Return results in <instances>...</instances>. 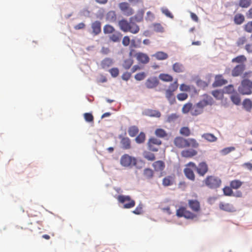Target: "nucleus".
Returning a JSON list of instances; mask_svg holds the SVG:
<instances>
[{
    "mask_svg": "<svg viewBox=\"0 0 252 252\" xmlns=\"http://www.w3.org/2000/svg\"><path fill=\"white\" fill-rule=\"evenodd\" d=\"M120 164L122 166L131 168L136 165L137 159L128 154H125L121 158Z\"/></svg>",
    "mask_w": 252,
    "mask_h": 252,
    "instance_id": "39448f33",
    "label": "nucleus"
},
{
    "mask_svg": "<svg viewBox=\"0 0 252 252\" xmlns=\"http://www.w3.org/2000/svg\"><path fill=\"white\" fill-rule=\"evenodd\" d=\"M113 63L112 59L110 58H105L101 62V65L103 68H107L111 66Z\"/></svg>",
    "mask_w": 252,
    "mask_h": 252,
    "instance_id": "7c9ffc66",
    "label": "nucleus"
},
{
    "mask_svg": "<svg viewBox=\"0 0 252 252\" xmlns=\"http://www.w3.org/2000/svg\"><path fill=\"white\" fill-rule=\"evenodd\" d=\"M152 165L156 171H161L165 168V163L161 160H158L154 162Z\"/></svg>",
    "mask_w": 252,
    "mask_h": 252,
    "instance_id": "412c9836",
    "label": "nucleus"
},
{
    "mask_svg": "<svg viewBox=\"0 0 252 252\" xmlns=\"http://www.w3.org/2000/svg\"><path fill=\"white\" fill-rule=\"evenodd\" d=\"M245 69V65L240 64L236 65L232 70V75L234 77L238 76L242 74Z\"/></svg>",
    "mask_w": 252,
    "mask_h": 252,
    "instance_id": "4468645a",
    "label": "nucleus"
},
{
    "mask_svg": "<svg viewBox=\"0 0 252 252\" xmlns=\"http://www.w3.org/2000/svg\"><path fill=\"white\" fill-rule=\"evenodd\" d=\"M215 79L213 86L215 87L221 86L227 83V80L224 79L221 75H216Z\"/></svg>",
    "mask_w": 252,
    "mask_h": 252,
    "instance_id": "f3484780",
    "label": "nucleus"
},
{
    "mask_svg": "<svg viewBox=\"0 0 252 252\" xmlns=\"http://www.w3.org/2000/svg\"><path fill=\"white\" fill-rule=\"evenodd\" d=\"M146 73L144 72H142L135 74L134 78L137 81H141L143 80L146 77Z\"/></svg>",
    "mask_w": 252,
    "mask_h": 252,
    "instance_id": "6e6d98bb",
    "label": "nucleus"
},
{
    "mask_svg": "<svg viewBox=\"0 0 252 252\" xmlns=\"http://www.w3.org/2000/svg\"><path fill=\"white\" fill-rule=\"evenodd\" d=\"M154 171L149 168H145L143 171V175L147 179H151L154 176Z\"/></svg>",
    "mask_w": 252,
    "mask_h": 252,
    "instance_id": "473e14b6",
    "label": "nucleus"
},
{
    "mask_svg": "<svg viewBox=\"0 0 252 252\" xmlns=\"http://www.w3.org/2000/svg\"><path fill=\"white\" fill-rule=\"evenodd\" d=\"M135 56L138 61L143 64H146L149 62L150 58L146 54L139 52L136 53Z\"/></svg>",
    "mask_w": 252,
    "mask_h": 252,
    "instance_id": "dca6fc26",
    "label": "nucleus"
},
{
    "mask_svg": "<svg viewBox=\"0 0 252 252\" xmlns=\"http://www.w3.org/2000/svg\"><path fill=\"white\" fill-rule=\"evenodd\" d=\"M197 154V151L193 149L184 150L181 152L182 157L186 158H191Z\"/></svg>",
    "mask_w": 252,
    "mask_h": 252,
    "instance_id": "2eb2a0df",
    "label": "nucleus"
},
{
    "mask_svg": "<svg viewBox=\"0 0 252 252\" xmlns=\"http://www.w3.org/2000/svg\"><path fill=\"white\" fill-rule=\"evenodd\" d=\"M176 216L179 218L184 217L187 219H193L197 216L192 212L187 210L185 207H180L176 211Z\"/></svg>",
    "mask_w": 252,
    "mask_h": 252,
    "instance_id": "6e6552de",
    "label": "nucleus"
},
{
    "mask_svg": "<svg viewBox=\"0 0 252 252\" xmlns=\"http://www.w3.org/2000/svg\"><path fill=\"white\" fill-rule=\"evenodd\" d=\"M203 183L209 189H217L220 186L221 180L218 177L210 175L206 177Z\"/></svg>",
    "mask_w": 252,
    "mask_h": 252,
    "instance_id": "20e7f679",
    "label": "nucleus"
},
{
    "mask_svg": "<svg viewBox=\"0 0 252 252\" xmlns=\"http://www.w3.org/2000/svg\"><path fill=\"white\" fill-rule=\"evenodd\" d=\"M106 18L110 22H114L117 20V16L115 12L110 11L107 14Z\"/></svg>",
    "mask_w": 252,
    "mask_h": 252,
    "instance_id": "e433bc0d",
    "label": "nucleus"
},
{
    "mask_svg": "<svg viewBox=\"0 0 252 252\" xmlns=\"http://www.w3.org/2000/svg\"><path fill=\"white\" fill-rule=\"evenodd\" d=\"M184 172L187 178L191 181H194L195 175L191 169L189 167H186L184 169Z\"/></svg>",
    "mask_w": 252,
    "mask_h": 252,
    "instance_id": "b1692460",
    "label": "nucleus"
},
{
    "mask_svg": "<svg viewBox=\"0 0 252 252\" xmlns=\"http://www.w3.org/2000/svg\"><path fill=\"white\" fill-rule=\"evenodd\" d=\"M139 132V129L136 126H131L129 127L128 133L130 136L134 137Z\"/></svg>",
    "mask_w": 252,
    "mask_h": 252,
    "instance_id": "f704fd0d",
    "label": "nucleus"
},
{
    "mask_svg": "<svg viewBox=\"0 0 252 252\" xmlns=\"http://www.w3.org/2000/svg\"><path fill=\"white\" fill-rule=\"evenodd\" d=\"M133 63V60L129 58L124 61L123 63V66L125 69H128L131 66Z\"/></svg>",
    "mask_w": 252,
    "mask_h": 252,
    "instance_id": "79ce46f5",
    "label": "nucleus"
},
{
    "mask_svg": "<svg viewBox=\"0 0 252 252\" xmlns=\"http://www.w3.org/2000/svg\"><path fill=\"white\" fill-rule=\"evenodd\" d=\"M157 60H165L168 58V55L167 53L162 51L157 52L153 55Z\"/></svg>",
    "mask_w": 252,
    "mask_h": 252,
    "instance_id": "5701e85b",
    "label": "nucleus"
},
{
    "mask_svg": "<svg viewBox=\"0 0 252 252\" xmlns=\"http://www.w3.org/2000/svg\"><path fill=\"white\" fill-rule=\"evenodd\" d=\"M197 173L200 176H204L208 171V166L205 162L199 163L196 169Z\"/></svg>",
    "mask_w": 252,
    "mask_h": 252,
    "instance_id": "9b49d317",
    "label": "nucleus"
},
{
    "mask_svg": "<svg viewBox=\"0 0 252 252\" xmlns=\"http://www.w3.org/2000/svg\"><path fill=\"white\" fill-rule=\"evenodd\" d=\"M202 137L210 142H216L218 138L214 134L210 133H204Z\"/></svg>",
    "mask_w": 252,
    "mask_h": 252,
    "instance_id": "a878e982",
    "label": "nucleus"
},
{
    "mask_svg": "<svg viewBox=\"0 0 252 252\" xmlns=\"http://www.w3.org/2000/svg\"><path fill=\"white\" fill-rule=\"evenodd\" d=\"M173 71L176 73H182L185 70V67L183 64L180 63H176L172 65Z\"/></svg>",
    "mask_w": 252,
    "mask_h": 252,
    "instance_id": "393cba45",
    "label": "nucleus"
},
{
    "mask_svg": "<svg viewBox=\"0 0 252 252\" xmlns=\"http://www.w3.org/2000/svg\"><path fill=\"white\" fill-rule=\"evenodd\" d=\"M115 31L114 28L110 25H106L103 27V32L105 34H110Z\"/></svg>",
    "mask_w": 252,
    "mask_h": 252,
    "instance_id": "a19ab883",
    "label": "nucleus"
},
{
    "mask_svg": "<svg viewBox=\"0 0 252 252\" xmlns=\"http://www.w3.org/2000/svg\"><path fill=\"white\" fill-rule=\"evenodd\" d=\"M91 28L93 30V33L96 35L100 33L101 31V23L99 21H95L92 23Z\"/></svg>",
    "mask_w": 252,
    "mask_h": 252,
    "instance_id": "6ab92c4d",
    "label": "nucleus"
},
{
    "mask_svg": "<svg viewBox=\"0 0 252 252\" xmlns=\"http://www.w3.org/2000/svg\"><path fill=\"white\" fill-rule=\"evenodd\" d=\"M212 94L217 99H221L223 97V92L220 90L213 91Z\"/></svg>",
    "mask_w": 252,
    "mask_h": 252,
    "instance_id": "c03bdc74",
    "label": "nucleus"
},
{
    "mask_svg": "<svg viewBox=\"0 0 252 252\" xmlns=\"http://www.w3.org/2000/svg\"><path fill=\"white\" fill-rule=\"evenodd\" d=\"M159 78L164 82H171L173 81V77L168 74H165V73H161L159 75Z\"/></svg>",
    "mask_w": 252,
    "mask_h": 252,
    "instance_id": "72a5a7b5",
    "label": "nucleus"
},
{
    "mask_svg": "<svg viewBox=\"0 0 252 252\" xmlns=\"http://www.w3.org/2000/svg\"><path fill=\"white\" fill-rule=\"evenodd\" d=\"M162 144V141L155 137L150 138L147 142L148 149L152 152H158L160 146Z\"/></svg>",
    "mask_w": 252,
    "mask_h": 252,
    "instance_id": "1a4fd4ad",
    "label": "nucleus"
},
{
    "mask_svg": "<svg viewBox=\"0 0 252 252\" xmlns=\"http://www.w3.org/2000/svg\"><path fill=\"white\" fill-rule=\"evenodd\" d=\"M122 148L124 149H129L131 147L130 139L127 137H124L121 141Z\"/></svg>",
    "mask_w": 252,
    "mask_h": 252,
    "instance_id": "c85d7f7f",
    "label": "nucleus"
},
{
    "mask_svg": "<svg viewBox=\"0 0 252 252\" xmlns=\"http://www.w3.org/2000/svg\"><path fill=\"white\" fill-rule=\"evenodd\" d=\"M143 156L149 161H154L156 159L155 155L150 151H145L143 153Z\"/></svg>",
    "mask_w": 252,
    "mask_h": 252,
    "instance_id": "c756f323",
    "label": "nucleus"
},
{
    "mask_svg": "<svg viewBox=\"0 0 252 252\" xmlns=\"http://www.w3.org/2000/svg\"><path fill=\"white\" fill-rule=\"evenodd\" d=\"M244 31L248 33H252V21H249L244 26Z\"/></svg>",
    "mask_w": 252,
    "mask_h": 252,
    "instance_id": "de8ad7c7",
    "label": "nucleus"
},
{
    "mask_svg": "<svg viewBox=\"0 0 252 252\" xmlns=\"http://www.w3.org/2000/svg\"><path fill=\"white\" fill-rule=\"evenodd\" d=\"M145 139V134L143 132H141L135 138V141L137 143L141 144L144 142Z\"/></svg>",
    "mask_w": 252,
    "mask_h": 252,
    "instance_id": "4c0bfd02",
    "label": "nucleus"
},
{
    "mask_svg": "<svg viewBox=\"0 0 252 252\" xmlns=\"http://www.w3.org/2000/svg\"><path fill=\"white\" fill-rule=\"evenodd\" d=\"M149 115L151 117H155L159 118L161 116V114L159 111L157 110H150L149 112Z\"/></svg>",
    "mask_w": 252,
    "mask_h": 252,
    "instance_id": "bf43d9fd",
    "label": "nucleus"
},
{
    "mask_svg": "<svg viewBox=\"0 0 252 252\" xmlns=\"http://www.w3.org/2000/svg\"><path fill=\"white\" fill-rule=\"evenodd\" d=\"M192 107V104L190 102H188L184 105L182 108V112L186 114L190 111L191 113V109Z\"/></svg>",
    "mask_w": 252,
    "mask_h": 252,
    "instance_id": "ea45409f",
    "label": "nucleus"
},
{
    "mask_svg": "<svg viewBox=\"0 0 252 252\" xmlns=\"http://www.w3.org/2000/svg\"><path fill=\"white\" fill-rule=\"evenodd\" d=\"M155 30L158 32H163V28L160 24H156L154 25Z\"/></svg>",
    "mask_w": 252,
    "mask_h": 252,
    "instance_id": "774afa93",
    "label": "nucleus"
},
{
    "mask_svg": "<svg viewBox=\"0 0 252 252\" xmlns=\"http://www.w3.org/2000/svg\"><path fill=\"white\" fill-rule=\"evenodd\" d=\"M159 84V81L157 77H151L145 82V86L148 89L156 88Z\"/></svg>",
    "mask_w": 252,
    "mask_h": 252,
    "instance_id": "f8f14e48",
    "label": "nucleus"
},
{
    "mask_svg": "<svg viewBox=\"0 0 252 252\" xmlns=\"http://www.w3.org/2000/svg\"><path fill=\"white\" fill-rule=\"evenodd\" d=\"M252 83L248 79L243 80L238 88L239 92L242 94H250L252 93Z\"/></svg>",
    "mask_w": 252,
    "mask_h": 252,
    "instance_id": "0eeeda50",
    "label": "nucleus"
},
{
    "mask_svg": "<svg viewBox=\"0 0 252 252\" xmlns=\"http://www.w3.org/2000/svg\"><path fill=\"white\" fill-rule=\"evenodd\" d=\"M178 118V116L176 114H172L168 116L167 119V121L169 123L174 121Z\"/></svg>",
    "mask_w": 252,
    "mask_h": 252,
    "instance_id": "e2e57ef3",
    "label": "nucleus"
},
{
    "mask_svg": "<svg viewBox=\"0 0 252 252\" xmlns=\"http://www.w3.org/2000/svg\"><path fill=\"white\" fill-rule=\"evenodd\" d=\"M244 16L241 13H237L234 17V22L236 25H241L245 21Z\"/></svg>",
    "mask_w": 252,
    "mask_h": 252,
    "instance_id": "cd10ccee",
    "label": "nucleus"
},
{
    "mask_svg": "<svg viewBox=\"0 0 252 252\" xmlns=\"http://www.w3.org/2000/svg\"><path fill=\"white\" fill-rule=\"evenodd\" d=\"M84 119L88 122H93L94 121V116L91 113H86L84 114Z\"/></svg>",
    "mask_w": 252,
    "mask_h": 252,
    "instance_id": "5fc2aeb1",
    "label": "nucleus"
},
{
    "mask_svg": "<svg viewBox=\"0 0 252 252\" xmlns=\"http://www.w3.org/2000/svg\"><path fill=\"white\" fill-rule=\"evenodd\" d=\"M162 12L165 14L167 17H169L171 19H173L174 16L169 11V10L166 8H161Z\"/></svg>",
    "mask_w": 252,
    "mask_h": 252,
    "instance_id": "680f3d73",
    "label": "nucleus"
},
{
    "mask_svg": "<svg viewBox=\"0 0 252 252\" xmlns=\"http://www.w3.org/2000/svg\"><path fill=\"white\" fill-rule=\"evenodd\" d=\"M156 135L160 138H164L167 136L166 132L162 128H158L155 130Z\"/></svg>",
    "mask_w": 252,
    "mask_h": 252,
    "instance_id": "58836bf2",
    "label": "nucleus"
},
{
    "mask_svg": "<svg viewBox=\"0 0 252 252\" xmlns=\"http://www.w3.org/2000/svg\"><path fill=\"white\" fill-rule=\"evenodd\" d=\"M178 87V84L177 80H176L173 83L170 84V85L169 86V88L166 91H170V92L174 93L175 91H176L177 90Z\"/></svg>",
    "mask_w": 252,
    "mask_h": 252,
    "instance_id": "49530a36",
    "label": "nucleus"
},
{
    "mask_svg": "<svg viewBox=\"0 0 252 252\" xmlns=\"http://www.w3.org/2000/svg\"><path fill=\"white\" fill-rule=\"evenodd\" d=\"M235 149V148L234 147L225 148L221 150L220 153L222 155H226L230 153L231 152L234 151Z\"/></svg>",
    "mask_w": 252,
    "mask_h": 252,
    "instance_id": "603ef678",
    "label": "nucleus"
},
{
    "mask_svg": "<svg viewBox=\"0 0 252 252\" xmlns=\"http://www.w3.org/2000/svg\"><path fill=\"white\" fill-rule=\"evenodd\" d=\"M130 39L128 36H125L124 37L122 41V43L125 46H127L129 44Z\"/></svg>",
    "mask_w": 252,
    "mask_h": 252,
    "instance_id": "338daca9",
    "label": "nucleus"
},
{
    "mask_svg": "<svg viewBox=\"0 0 252 252\" xmlns=\"http://www.w3.org/2000/svg\"><path fill=\"white\" fill-rule=\"evenodd\" d=\"M231 100L236 105H239L241 102V99L238 94H233L231 95Z\"/></svg>",
    "mask_w": 252,
    "mask_h": 252,
    "instance_id": "a18cd8bd",
    "label": "nucleus"
},
{
    "mask_svg": "<svg viewBox=\"0 0 252 252\" xmlns=\"http://www.w3.org/2000/svg\"><path fill=\"white\" fill-rule=\"evenodd\" d=\"M214 103L213 98L208 94H205L203 95V99L199 101L191 109V115L197 116L203 112V108L207 105H212Z\"/></svg>",
    "mask_w": 252,
    "mask_h": 252,
    "instance_id": "f03ea898",
    "label": "nucleus"
},
{
    "mask_svg": "<svg viewBox=\"0 0 252 252\" xmlns=\"http://www.w3.org/2000/svg\"><path fill=\"white\" fill-rule=\"evenodd\" d=\"M17 229L18 230V232L19 233H20L22 235H24V236H28L30 235V234L32 232V230L29 229H28V228H25L23 232H20V230H22L23 229V228L22 227H17Z\"/></svg>",
    "mask_w": 252,
    "mask_h": 252,
    "instance_id": "864d4df0",
    "label": "nucleus"
},
{
    "mask_svg": "<svg viewBox=\"0 0 252 252\" xmlns=\"http://www.w3.org/2000/svg\"><path fill=\"white\" fill-rule=\"evenodd\" d=\"M219 208L220 210L226 212H233L235 211V207L232 204L230 203L220 202L219 204Z\"/></svg>",
    "mask_w": 252,
    "mask_h": 252,
    "instance_id": "a211bd4d",
    "label": "nucleus"
},
{
    "mask_svg": "<svg viewBox=\"0 0 252 252\" xmlns=\"http://www.w3.org/2000/svg\"><path fill=\"white\" fill-rule=\"evenodd\" d=\"M251 3V0H240L239 5L243 8L248 7Z\"/></svg>",
    "mask_w": 252,
    "mask_h": 252,
    "instance_id": "09e8293b",
    "label": "nucleus"
},
{
    "mask_svg": "<svg viewBox=\"0 0 252 252\" xmlns=\"http://www.w3.org/2000/svg\"><path fill=\"white\" fill-rule=\"evenodd\" d=\"M142 20V14H138L131 17L129 22L125 19L120 20L119 22V26L120 29L124 32H130L133 34H136L139 32L140 28L134 21L140 22Z\"/></svg>",
    "mask_w": 252,
    "mask_h": 252,
    "instance_id": "f257e3e1",
    "label": "nucleus"
},
{
    "mask_svg": "<svg viewBox=\"0 0 252 252\" xmlns=\"http://www.w3.org/2000/svg\"><path fill=\"white\" fill-rule=\"evenodd\" d=\"M122 37V34L119 32H114L109 36L110 40L114 42H119Z\"/></svg>",
    "mask_w": 252,
    "mask_h": 252,
    "instance_id": "4be33fe9",
    "label": "nucleus"
},
{
    "mask_svg": "<svg viewBox=\"0 0 252 252\" xmlns=\"http://www.w3.org/2000/svg\"><path fill=\"white\" fill-rule=\"evenodd\" d=\"M165 97L170 104H173L176 102V99L174 95V93L170 92V91H166Z\"/></svg>",
    "mask_w": 252,
    "mask_h": 252,
    "instance_id": "bb28decb",
    "label": "nucleus"
},
{
    "mask_svg": "<svg viewBox=\"0 0 252 252\" xmlns=\"http://www.w3.org/2000/svg\"><path fill=\"white\" fill-rule=\"evenodd\" d=\"M119 7L123 13L126 16L132 15L134 13L133 10L127 2H124L120 3L119 5Z\"/></svg>",
    "mask_w": 252,
    "mask_h": 252,
    "instance_id": "9d476101",
    "label": "nucleus"
},
{
    "mask_svg": "<svg viewBox=\"0 0 252 252\" xmlns=\"http://www.w3.org/2000/svg\"><path fill=\"white\" fill-rule=\"evenodd\" d=\"M174 145L178 148L183 149L191 147L192 148H197L199 143L194 138L185 139L182 137H177L174 140Z\"/></svg>",
    "mask_w": 252,
    "mask_h": 252,
    "instance_id": "7ed1b4c3",
    "label": "nucleus"
},
{
    "mask_svg": "<svg viewBox=\"0 0 252 252\" xmlns=\"http://www.w3.org/2000/svg\"><path fill=\"white\" fill-rule=\"evenodd\" d=\"M117 199L120 203L124 204L123 208L125 209L131 208L135 205V201L128 195H120L117 197Z\"/></svg>",
    "mask_w": 252,
    "mask_h": 252,
    "instance_id": "423d86ee",
    "label": "nucleus"
},
{
    "mask_svg": "<svg viewBox=\"0 0 252 252\" xmlns=\"http://www.w3.org/2000/svg\"><path fill=\"white\" fill-rule=\"evenodd\" d=\"M188 97V95L186 93H180L177 94V98L180 101H184L187 99Z\"/></svg>",
    "mask_w": 252,
    "mask_h": 252,
    "instance_id": "13d9d810",
    "label": "nucleus"
},
{
    "mask_svg": "<svg viewBox=\"0 0 252 252\" xmlns=\"http://www.w3.org/2000/svg\"><path fill=\"white\" fill-rule=\"evenodd\" d=\"M180 133L186 136H188L190 134V131L188 127H183L180 131Z\"/></svg>",
    "mask_w": 252,
    "mask_h": 252,
    "instance_id": "3c124183",
    "label": "nucleus"
},
{
    "mask_svg": "<svg viewBox=\"0 0 252 252\" xmlns=\"http://www.w3.org/2000/svg\"><path fill=\"white\" fill-rule=\"evenodd\" d=\"M188 204L189 207L193 212L198 213L200 211V204L197 200H189Z\"/></svg>",
    "mask_w": 252,
    "mask_h": 252,
    "instance_id": "ddd939ff",
    "label": "nucleus"
},
{
    "mask_svg": "<svg viewBox=\"0 0 252 252\" xmlns=\"http://www.w3.org/2000/svg\"><path fill=\"white\" fill-rule=\"evenodd\" d=\"M243 183L239 180H234L231 181L230 186L233 189H237L241 187Z\"/></svg>",
    "mask_w": 252,
    "mask_h": 252,
    "instance_id": "c9c22d12",
    "label": "nucleus"
},
{
    "mask_svg": "<svg viewBox=\"0 0 252 252\" xmlns=\"http://www.w3.org/2000/svg\"><path fill=\"white\" fill-rule=\"evenodd\" d=\"M247 61V58L244 55H240L233 58L232 60V62L237 63H243Z\"/></svg>",
    "mask_w": 252,
    "mask_h": 252,
    "instance_id": "37998d69",
    "label": "nucleus"
},
{
    "mask_svg": "<svg viewBox=\"0 0 252 252\" xmlns=\"http://www.w3.org/2000/svg\"><path fill=\"white\" fill-rule=\"evenodd\" d=\"M111 76L113 77H116L118 76L119 73V70L118 68L114 67L109 70Z\"/></svg>",
    "mask_w": 252,
    "mask_h": 252,
    "instance_id": "4d7b16f0",
    "label": "nucleus"
},
{
    "mask_svg": "<svg viewBox=\"0 0 252 252\" xmlns=\"http://www.w3.org/2000/svg\"><path fill=\"white\" fill-rule=\"evenodd\" d=\"M180 90L181 91L189 92L190 91V88L188 85L182 84L180 86Z\"/></svg>",
    "mask_w": 252,
    "mask_h": 252,
    "instance_id": "69168bd1",
    "label": "nucleus"
},
{
    "mask_svg": "<svg viewBox=\"0 0 252 252\" xmlns=\"http://www.w3.org/2000/svg\"><path fill=\"white\" fill-rule=\"evenodd\" d=\"M244 109L248 112H250L252 109V101L249 99H245L243 102Z\"/></svg>",
    "mask_w": 252,
    "mask_h": 252,
    "instance_id": "2f4dec72",
    "label": "nucleus"
},
{
    "mask_svg": "<svg viewBox=\"0 0 252 252\" xmlns=\"http://www.w3.org/2000/svg\"><path fill=\"white\" fill-rule=\"evenodd\" d=\"M133 213L136 215H140L142 213V205H139L134 210L132 211Z\"/></svg>",
    "mask_w": 252,
    "mask_h": 252,
    "instance_id": "0e129e2a",
    "label": "nucleus"
},
{
    "mask_svg": "<svg viewBox=\"0 0 252 252\" xmlns=\"http://www.w3.org/2000/svg\"><path fill=\"white\" fill-rule=\"evenodd\" d=\"M247 41L246 37L242 36L238 38L236 44L237 46H240L244 45Z\"/></svg>",
    "mask_w": 252,
    "mask_h": 252,
    "instance_id": "052dcab7",
    "label": "nucleus"
},
{
    "mask_svg": "<svg viewBox=\"0 0 252 252\" xmlns=\"http://www.w3.org/2000/svg\"><path fill=\"white\" fill-rule=\"evenodd\" d=\"M175 175H172L166 176L162 180V185L164 187L170 186L174 184Z\"/></svg>",
    "mask_w": 252,
    "mask_h": 252,
    "instance_id": "aec40b11",
    "label": "nucleus"
},
{
    "mask_svg": "<svg viewBox=\"0 0 252 252\" xmlns=\"http://www.w3.org/2000/svg\"><path fill=\"white\" fill-rule=\"evenodd\" d=\"M223 192L225 195L231 196L233 194V191L231 187L226 186L223 189Z\"/></svg>",
    "mask_w": 252,
    "mask_h": 252,
    "instance_id": "8fccbe9b",
    "label": "nucleus"
}]
</instances>
